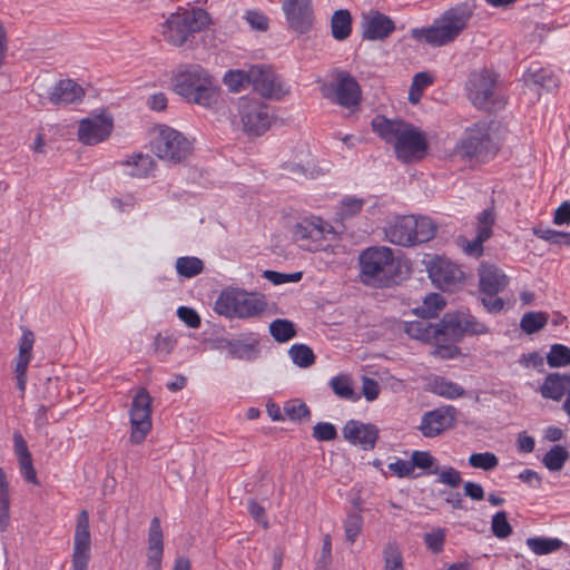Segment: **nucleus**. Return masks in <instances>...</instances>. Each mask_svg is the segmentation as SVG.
<instances>
[{
    "label": "nucleus",
    "instance_id": "nucleus-1",
    "mask_svg": "<svg viewBox=\"0 0 570 570\" xmlns=\"http://www.w3.org/2000/svg\"><path fill=\"white\" fill-rule=\"evenodd\" d=\"M373 131L386 144L393 145L395 157L402 163L421 160L429 148L424 132L410 122L376 116Z\"/></svg>",
    "mask_w": 570,
    "mask_h": 570
},
{
    "label": "nucleus",
    "instance_id": "nucleus-2",
    "mask_svg": "<svg viewBox=\"0 0 570 570\" xmlns=\"http://www.w3.org/2000/svg\"><path fill=\"white\" fill-rule=\"evenodd\" d=\"M472 2H461L445 10L434 23L428 28L413 29L412 37L433 47H441L455 40L468 27L474 12Z\"/></svg>",
    "mask_w": 570,
    "mask_h": 570
},
{
    "label": "nucleus",
    "instance_id": "nucleus-3",
    "mask_svg": "<svg viewBox=\"0 0 570 570\" xmlns=\"http://www.w3.org/2000/svg\"><path fill=\"white\" fill-rule=\"evenodd\" d=\"M360 277L364 285L375 288L390 287L399 277V264L393 250L386 246H375L360 255Z\"/></svg>",
    "mask_w": 570,
    "mask_h": 570
},
{
    "label": "nucleus",
    "instance_id": "nucleus-4",
    "mask_svg": "<svg viewBox=\"0 0 570 570\" xmlns=\"http://www.w3.org/2000/svg\"><path fill=\"white\" fill-rule=\"evenodd\" d=\"M175 91L187 101L204 107L212 106L217 99V86L209 72L199 65L180 70L174 79Z\"/></svg>",
    "mask_w": 570,
    "mask_h": 570
},
{
    "label": "nucleus",
    "instance_id": "nucleus-5",
    "mask_svg": "<svg viewBox=\"0 0 570 570\" xmlns=\"http://www.w3.org/2000/svg\"><path fill=\"white\" fill-rule=\"evenodd\" d=\"M435 233L436 225L426 216H397L384 226L386 240L403 247L426 243L435 236Z\"/></svg>",
    "mask_w": 570,
    "mask_h": 570
},
{
    "label": "nucleus",
    "instance_id": "nucleus-6",
    "mask_svg": "<svg viewBox=\"0 0 570 570\" xmlns=\"http://www.w3.org/2000/svg\"><path fill=\"white\" fill-rule=\"evenodd\" d=\"M267 307L262 295L248 293L240 288L223 289L215 302V312L227 318H253L261 316Z\"/></svg>",
    "mask_w": 570,
    "mask_h": 570
},
{
    "label": "nucleus",
    "instance_id": "nucleus-7",
    "mask_svg": "<svg viewBox=\"0 0 570 570\" xmlns=\"http://www.w3.org/2000/svg\"><path fill=\"white\" fill-rule=\"evenodd\" d=\"M210 23L208 12L202 8L184 9L171 13L161 24V35L171 46L180 47L189 36L202 31Z\"/></svg>",
    "mask_w": 570,
    "mask_h": 570
},
{
    "label": "nucleus",
    "instance_id": "nucleus-8",
    "mask_svg": "<svg viewBox=\"0 0 570 570\" xmlns=\"http://www.w3.org/2000/svg\"><path fill=\"white\" fill-rule=\"evenodd\" d=\"M458 150L468 158L488 160L493 157L498 147L491 138L488 122L479 121L468 127L459 141Z\"/></svg>",
    "mask_w": 570,
    "mask_h": 570
},
{
    "label": "nucleus",
    "instance_id": "nucleus-9",
    "mask_svg": "<svg viewBox=\"0 0 570 570\" xmlns=\"http://www.w3.org/2000/svg\"><path fill=\"white\" fill-rule=\"evenodd\" d=\"M238 112L243 129L249 135H263L274 121L269 107L261 99L242 97L238 102Z\"/></svg>",
    "mask_w": 570,
    "mask_h": 570
},
{
    "label": "nucleus",
    "instance_id": "nucleus-10",
    "mask_svg": "<svg viewBox=\"0 0 570 570\" xmlns=\"http://www.w3.org/2000/svg\"><path fill=\"white\" fill-rule=\"evenodd\" d=\"M321 91L324 98L345 108L357 106L362 98V90L356 79L343 70L336 73L334 82L324 83Z\"/></svg>",
    "mask_w": 570,
    "mask_h": 570
},
{
    "label": "nucleus",
    "instance_id": "nucleus-11",
    "mask_svg": "<svg viewBox=\"0 0 570 570\" xmlns=\"http://www.w3.org/2000/svg\"><path fill=\"white\" fill-rule=\"evenodd\" d=\"M153 148L159 158L180 163L190 155L191 142L176 129L161 126Z\"/></svg>",
    "mask_w": 570,
    "mask_h": 570
},
{
    "label": "nucleus",
    "instance_id": "nucleus-12",
    "mask_svg": "<svg viewBox=\"0 0 570 570\" xmlns=\"http://www.w3.org/2000/svg\"><path fill=\"white\" fill-rule=\"evenodd\" d=\"M130 415V441L140 444L151 430V397L145 387H140L132 399Z\"/></svg>",
    "mask_w": 570,
    "mask_h": 570
},
{
    "label": "nucleus",
    "instance_id": "nucleus-13",
    "mask_svg": "<svg viewBox=\"0 0 570 570\" xmlns=\"http://www.w3.org/2000/svg\"><path fill=\"white\" fill-rule=\"evenodd\" d=\"M497 80L498 75L487 68L474 70L469 75L465 89L473 106L483 109L492 104Z\"/></svg>",
    "mask_w": 570,
    "mask_h": 570
},
{
    "label": "nucleus",
    "instance_id": "nucleus-14",
    "mask_svg": "<svg viewBox=\"0 0 570 570\" xmlns=\"http://www.w3.org/2000/svg\"><path fill=\"white\" fill-rule=\"evenodd\" d=\"M90 558L91 534L89 513L87 510H81L77 517L75 527L71 570H88Z\"/></svg>",
    "mask_w": 570,
    "mask_h": 570
},
{
    "label": "nucleus",
    "instance_id": "nucleus-15",
    "mask_svg": "<svg viewBox=\"0 0 570 570\" xmlns=\"http://www.w3.org/2000/svg\"><path fill=\"white\" fill-rule=\"evenodd\" d=\"M334 234L331 224L317 216L304 217L293 227V237L296 242H309V250H318L326 235Z\"/></svg>",
    "mask_w": 570,
    "mask_h": 570
},
{
    "label": "nucleus",
    "instance_id": "nucleus-16",
    "mask_svg": "<svg viewBox=\"0 0 570 570\" xmlns=\"http://www.w3.org/2000/svg\"><path fill=\"white\" fill-rule=\"evenodd\" d=\"M456 414L453 405H442L425 412L417 429L425 438H436L455 425Z\"/></svg>",
    "mask_w": 570,
    "mask_h": 570
},
{
    "label": "nucleus",
    "instance_id": "nucleus-17",
    "mask_svg": "<svg viewBox=\"0 0 570 570\" xmlns=\"http://www.w3.org/2000/svg\"><path fill=\"white\" fill-rule=\"evenodd\" d=\"M282 9L292 30L302 35L311 31L314 23L312 0H284Z\"/></svg>",
    "mask_w": 570,
    "mask_h": 570
},
{
    "label": "nucleus",
    "instance_id": "nucleus-18",
    "mask_svg": "<svg viewBox=\"0 0 570 570\" xmlns=\"http://www.w3.org/2000/svg\"><path fill=\"white\" fill-rule=\"evenodd\" d=\"M443 328H445L446 338H460L464 334L483 335L488 334L490 328L470 314L450 315L443 317Z\"/></svg>",
    "mask_w": 570,
    "mask_h": 570
},
{
    "label": "nucleus",
    "instance_id": "nucleus-19",
    "mask_svg": "<svg viewBox=\"0 0 570 570\" xmlns=\"http://www.w3.org/2000/svg\"><path fill=\"white\" fill-rule=\"evenodd\" d=\"M112 126V119L105 115L85 118L79 124L78 139L83 145H96L109 137Z\"/></svg>",
    "mask_w": 570,
    "mask_h": 570
},
{
    "label": "nucleus",
    "instance_id": "nucleus-20",
    "mask_svg": "<svg viewBox=\"0 0 570 570\" xmlns=\"http://www.w3.org/2000/svg\"><path fill=\"white\" fill-rule=\"evenodd\" d=\"M343 438L352 445L368 451L373 450L379 439V429L375 424L350 420L342 430Z\"/></svg>",
    "mask_w": 570,
    "mask_h": 570
},
{
    "label": "nucleus",
    "instance_id": "nucleus-21",
    "mask_svg": "<svg viewBox=\"0 0 570 570\" xmlns=\"http://www.w3.org/2000/svg\"><path fill=\"white\" fill-rule=\"evenodd\" d=\"M538 391L543 399L552 401H560L566 395L562 410L570 415V374L549 373Z\"/></svg>",
    "mask_w": 570,
    "mask_h": 570
},
{
    "label": "nucleus",
    "instance_id": "nucleus-22",
    "mask_svg": "<svg viewBox=\"0 0 570 570\" xmlns=\"http://www.w3.org/2000/svg\"><path fill=\"white\" fill-rule=\"evenodd\" d=\"M428 272L431 281L441 289H450L464 277L456 264L443 257L432 259Z\"/></svg>",
    "mask_w": 570,
    "mask_h": 570
},
{
    "label": "nucleus",
    "instance_id": "nucleus-23",
    "mask_svg": "<svg viewBox=\"0 0 570 570\" xmlns=\"http://www.w3.org/2000/svg\"><path fill=\"white\" fill-rule=\"evenodd\" d=\"M253 70L261 73L252 80V88L261 96L279 100L287 94L281 77L271 67L255 65Z\"/></svg>",
    "mask_w": 570,
    "mask_h": 570
},
{
    "label": "nucleus",
    "instance_id": "nucleus-24",
    "mask_svg": "<svg viewBox=\"0 0 570 570\" xmlns=\"http://www.w3.org/2000/svg\"><path fill=\"white\" fill-rule=\"evenodd\" d=\"M495 223V214L492 208H487L478 215L476 236L473 240H464L462 244L466 255L480 257L483 254V243L492 236V227Z\"/></svg>",
    "mask_w": 570,
    "mask_h": 570
},
{
    "label": "nucleus",
    "instance_id": "nucleus-25",
    "mask_svg": "<svg viewBox=\"0 0 570 570\" xmlns=\"http://www.w3.org/2000/svg\"><path fill=\"white\" fill-rule=\"evenodd\" d=\"M219 347L227 352L228 357L252 362L259 357V341L254 335L246 338H223Z\"/></svg>",
    "mask_w": 570,
    "mask_h": 570
},
{
    "label": "nucleus",
    "instance_id": "nucleus-26",
    "mask_svg": "<svg viewBox=\"0 0 570 570\" xmlns=\"http://www.w3.org/2000/svg\"><path fill=\"white\" fill-rule=\"evenodd\" d=\"M395 30L394 21L379 12L370 11L362 17V37L366 40H383Z\"/></svg>",
    "mask_w": 570,
    "mask_h": 570
},
{
    "label": "nucleus",
    "instance_id": "nucleus-27",
    "mask_svg": "<svg viewBox=\"0 0 570 570\" xmlns=\"http://www.w3.org/2000/svg\"><path fill=\"white\" fill-rule=\"evenodd\" d=\"M405 332L409 336L423 342L435 340L439 343L441 337L446 338L443 318L439 323H432L430 318L425 317L407 322L405 324Z\"/></svg>",
    "mask_w": 570,
    "mask_h": 570
},
{
    "label": "nucleus",
    "instance_id": "nucleus-28",
    "mask_svg": "<svg viewBox=\"0 0 570 570\" xmlns=\"http://www.w3.org/2000/svg\"><path fill=\"white\" fill-rule=\"evenodd\" d=\"M85 91L71 79L59 80L49 91V101L53 105H69L81 101Z\"/></svg>",
    "mask_w": 570,
    "mask_h": 570
},
{
    "label": "nucleus",
    "instance_id": "nucleus-29",
    "mask_svg": "<svg viewBox=\"0 0 570 570\" xmlns=\"http://www.w3.org/2000/svg\"><path fill=\"white\" fill-rule=\"evenodd\" d=\"M480 292L487 294H499L508 285L507 275L498 267L482 266L479 273Z\"/></svg>",
    "mask_w": 570,
    "mask_h": 570
},
{
    "label": "nucleus",
    "instance_id": "nucleus-30",
    "mask_svg": "<svg viewBox=\"0 0 570 570\" xmlns=\"http://www.w3.org/2000/svg\"><path fill=\"white\" fill-rule=\"evenodd\" d=\"M259 75V71L253 70V66L247 70H228L224 76V83L230 91L239 92L252 87V80Z\"/></svg>",
    "mask_w": 570,
    "mask_h": 570
},
{
    "label": "nucleus",
    "instance_id": "nucleus-31",
    "mask_svg": "<svg viewBox=\"0 0 570 570\" xmlns=\"http://www.w3.org/2000/svg\"><path fill=\"white\" fill-rule=\"evenodd\" d=\"M332 37L337 41L347 39L352 33V16L347 9L336 10L331 18Z\"/></svg>",
    "mask_w": 570,
    "mask_h": 570
},
{
    "label": "nucleus",
    "instance_id": "nucleus-32",
    "mask_svg": "<svg viewBox=\"0 0 570 570\" xmlns=\"http://www.w3.org/2000/svg\"><path fill=\"white\" fill-rule=\"evenodd\" d=\"M429 385L430 391L433 394L448 400L459 399L465 393L464 389L460 384L452 382L443 376H435Z\"/></svg>",
    "mask_w": 570,
    "mask_h": 570
},
{
    "label": "nucleus",
    "instance_id": "nucleus-33",
    "mask_svg": "<svg viewBox=\"0 0 570 570\" xmlns=\"http://www.w3.org/2000/svg\"><path fill=\"white\" fill-rule=\"evenodd\" d=\"M127 174L132 177H146L153 170L155 161L149 155L137 154L126 160Z\"/></svg>",
    "mask_w": 570,
    "mask_h": 570
},
{
    "label": "nucleus",
    "instance_id": "nucleus-34",
    "mask_svg": "<svg viewBox=\"0 0 570 570\" xmlns=\"http://www.w3.org/2000/svg\"><path fill=\"white\" fill-rule=\"evenodd\" d=\"M269 334L278 343H286L297 334L295 325L286 318H276L269 324Z\"/></svg>",
    "mask_w": 570,
    "mask_h": 570
},
{
    "label": "nucleus",
    "instance_id": "nucleus-35",
    "mask_svg": "<svg viewBox=\"0 0 570 570\" xmlns=\"http://www.w3.org/2000/svg\"><path fill=\"white\" fill-rule=\"evenodd\" d=\"M528 548L537 556H544L559 550L563 542L558 538L533 537L525 541Z\"/></svg>",
    "mask_w": 570,
    "mask_h": 570
},
{
    "label": "nucleus",
    "instance_id": "nucleus-36",
    "mask_svg": "<svg viewBox=\"0 0 570 570\" xmlns=\"http://www.w3.org/2000/svg\"><path fill=\"white\" fill-rule=\"evenodd\" d=\"M330 386L340 399L351 402H356L361 399V395L353 390L350 377L345 374L332 377Z\"/></svg>",
    "mask_w": 570,
    "mask_h": 570
},
{
    "label": "nucleus",
    "instance_id": "nucleus-37",
    "mask_svg": "<svg viewBox=\"0 0 570 570\" xmlns=\"http://www.w3.org/2000/svg\"><path fill=\"white\" fill-rule=\"evenodd\" d=\"M288 355L292 362L301 368L311 367L316 360L313 350L306 344L302 343L292 345L288 350Z\"/></svg>",
    "mask_w": 570,
    "mask_h": 570
},
{
    "label": "nucleus",
    "instance_id": "nucleus-38",
    "mask_svg": "<svg viewBox=\"0 0 570 570\" xmlns=\"http://www.w3.org/2000/svg\"><path fill=\"white\" fill-rule=\"evenodd\" d=\"M549 316L544 312H528L524 313L520 321L521 330L528 334H534L544 328Z\"/></svg>",
    "mask_w": 570,
    "mask_h": 570
},
{
    "label": "nucleus",
    "instance_id": "nucleus-39",
    "mask_svg": "<svg viewBox=\"0 0 570 570\" xmlns=\"http://www.w3.org/2000/svg\"><path fill=\"white\" fill-rule=\"evenodd\" d=\"M569 452L562 445L552 446L543 456L542 463L549 471H560L569 460Z\"/></svg>",
    "mask_w": 570,
    "mask_h": 570
},
{
    "label": "nucleus",
    "instance_id": "nucleus-40",
    "mask_svg": "<svg viewBox=\"0 0 570 570\" xmlns=\"http://www.w3.org/2000/svg\"><path fill=\"white\" fill-rule=\"evenodd\" d=\"M444 306V298L440 294L431 293L424 298L423 304L415 308V313L420 317L432 318L435 317Z\"/></svg>",
    "mask_w": 570,
    "mask_h": 570
},
{
    "label": "nucleus",
    "instance_id": "nucleus-41",
    "mask_svg": "<svg viewBox=\"0 0 570 570\" xmlns=\"http://www.w3.org/2000/svg\"><path fill=\"white\" fill-rule=\"evenodd\" d=\"M204 269V263L195 256H183L176 261V271L178 275L191 278L200 274Z\"/></svg>",
    "mask_w": 570,
    "mask_h": 570
},
{
    "label": "nucleus",
    "instance_id": "nucleus-42",
    "mask_svg": "<svg viewBox=\"0 0 570 570\" xmlns=\"http://www.w3.org/2000/svg\"><path fill=\"white\" fill-rule=\"evenodd\" d=\"M384 570H404V561L396 542H389L383 549Z\"/></svg>",
    "mask_w": 570,
    "mask_h": 570
},
{
    "label": "nucleus",
    "instance_id": "nucleus-43",
    "mask_svg": "<svg viewBox=\"0 0 570 570\" xmlns=\"http://www.w3.org/2000/svg\"><path fill=\"white\" fill-rule=\"evenodd\" d=\"M546 358L550 367L567 366L570 364V347L560 343L552 344Z\"/></svg>",
    "mask_w": 570,
    "mask_h": 570
},
{
    "label": "nucleus",
    "instance_id": "nucleus-44",
    "mask_svg": "<svg viewBox=\"0 0 570 570\" xmlns=\"http://www.w3.org/2000/svg\"><path fill=\"white\" fill-rule=\"evenodd\" d=\"M528 80L532 81L534 85L546 88L547 90H552L559 86L558 78H554L553 73L544 68L535 70L529 69Z\"/></svg>",
    "mask_w": 570,
    "mask_h": 570
},
{
    "label": "nucleus",
    "instance_id": "nucleus-45",
    "mask_svg": "<svg viewBox=\"0 0 570 570\" xmlns=\"http://www.w3.org/2000/svg\"><path fill=\"white\" fill-rule=\"evenodd\" d=\"M469 464L475 469L492 471L498 466L499 459L492 452L472 453L469 456Z\"/></svg>",
    "mask_w": 570,
    "mask_h": 570
},
{
    "label": "nucleus",
    "instance_id": "nucleus-46",
    "mask_svg": "<svg viewBox=\"0 0 570 570\" xmlns=\"http://www.w3.org/2000/svg\"><path fill=\"white\" fill-rule=\"evenodd\" d=\"M284 413L291 421H302L311 416L309 407L299 400L287 401L284 405Z\"/></svg>",
    "mask_w": 570,
    "mask_h": 570
},
{
    "label": "nucleus",
    "instance_id": "nucleus-47",
    "mask_svg": "<svg viewBox=\"0 0 570 570\" xmlns=\"http://www.w3.org/2000/svg\"><path fill=\"white\" fill-rule=\"evenodd\" d=\"M491 530L493 534L499 539H505L512 533V528L508 522V515L505 511H498L492 517Z\"/></svg>",
    "mask_w": 570,
    "mask_h": 570
},
{
    "label": "nucleus",
    "instance_id": "nucleus-48",
    "mask_svg": "<svg viewBox=\"0 0 570 570\" xmlns=\"http://www.w3.org/2000/svg\"><path fill=\"white\" fill-rule=\"evenodd\" d=\"M363 527V518L358 513H351L345 520L346 540L354 543Z\"/></svg>",
    "mask_w": 570,
    "mask_h": 570
},
{
    "label": "nucleus",
    "instance_id": "nucleus-49",
    "mask_svg": "<svg viewBox=\"0 0 570 570\" xmlns=\"http://www.w3.org/2000/svg\"><path fill=\"white\" fill-rule=\"evenodd\" d=\"M154 344L156 353L161 360H165L174 351L177 341L173 335L158 334Z\"/></svg>",
    "mask_w": 570,
    "mask_h": 570
},
{
    "label": "nucleus",
    "instance_id": "nucleus-50",
    "mask_svg": "<svg viewBox=\"0 0 570 570\" xmlns=\"http://www.w3.org/2000/svg\"><path fill=\"white\" fill-rule=\"evenodd\" d=\"M313 438L321 442L333 441L337 438V431L334 424L328 422H318L313 428Z\"/></svg>",
    "mask_w": 570,
    "mask_h": 570
},
{
    "label": "nucleus",
    "instance_id": "nucleus-51",
    "mask_svg": "<svg viewBox=\"0 0 570 570\" xmlns=\"http://www.w3.org/2000/svg\"><path fill=\"white\" fill-rule=\"evenodd\" d=\"M431 473H438V482L446 484L451 488H456L462 482V476L460 471L452 466H446L440 472H438V469L432 471Z\"/></svg>",
    "mask_w": 570,
    "mask_h": 570
},
{
    "label": "nucleus",
    "instance_id": "nucleus-52",
    "mask_svg": "<svg viewBox=\"0 0 570 570\" xmlns=\"http://www.w3.org/2000/svg\"><path fill=\"white\" fill-rule=\"evenodd\" d=\"M303 273L295 272L291 274L279 273L275 271H265L264 277L272 282L274 285H281L285 283H296L302 279Z\"/></svg>",
    "mask_w": 570,
    "mask_h": 570
},
{
    "label": "nucleus",
    "instance_id": "nucleus-53",
    "mask_svg": "<svg viewBox=\"0 0 570 570\" xmlns=\"http://www.w3.org/2000/svg\"><path fill=\"white\" fill-rule=\"evenodd\" d=\"M163 530L159 518L155 517L150 521L148 530V549L151 548H164Z\"/></svg>",
    "mask_w": 570,
    "mask_h": 570
},
{
    "label": "nucleus",
    "instance_id": "nucleus-54",
    "mask_svg": "<svg viewBox=\"0 0 570 570\" xmlns=\"http://www.w3.org/2000/svg\"><path fill=\"white\" fill-rule=\"evenodd\" d=\"M533 234L538 238L543 239L553 245H558V244H560V239L567 238L566 232H559V230H554L549 227H542V226L534 227Z\"/></svg>",
    "mask_w": 570,
    "mask_h": 570
},
{
    "label": "nucleus",
    "instance_id": "nucleus-55",
    "mask_svg": "<svg viewBox=\"0 0 570 570\" xmlns=\"http://www.w3.org/2000/svg\"><path fill=\"white\" fill-rule=\"evenodd\" d=\"M364 205V199L357 197L344 198L341 203V215L343 217H352L361 212Z\"/></svg>",
    "mask_w": 570,
    "mask_h": 570
},
{
    "label": "nucleus",
    "instance_id": "nucleus-56",
    "mask_svg": "<svg viewBox=\"0 0 570 570\" xmlns=\"http://www.w3.org/2000/svg\"><path fill=\"white\" fill-rule=\"evenodd\" d=\"M481 303L487 312L497 314L504 308V301L498 294L481 293Z\"/></svg>",
    "mask_w": 570,
    "mask_h": 570
},
{
    "label": "nucleus",
    "instance_id": "nucleus-57",
    "mask_svg": "<svg viewBox=\"0 0 570 570\" xmlns=\"http://www.w3.org/2000/svg\"><path fill=\"white\" fill-rule=\"evenodd\" d=\"M247 510L252 518L263 528H268V520L266 517L265 508L256 502L254 499L248 500Z\"/></svg>",
    "mask_w": 570,
    "mask_h": 570
},
{
    "label": "nucleus",
    "instance_id": "nucleus-58",
    "mask_svg": "<svg viewBox=\"0 0 570 570\" xmlns=\"http://www.w3.org/2000/svg\"><path fill=\"white\" fill-rule=\"evenodd\" d=\"M177 315L190 328L200 326V317L194 308L180 306L177 309Z\"/></svg>",
    "mask_w": 570,
    "mask_h": 570
},
{
    "label": "nucleus",
    "instance_id": "nucleus-59",
    "mask_svg": "<svg viewBox=\"0 0 570 570\" xmlns=\"http://www.w3.org/2000/svg\"><path fill=\"white\" fill-rule=\"evenodd\" d=\"M245 19L253 29H256L259 31H266L268 29V19L264 13H262L259 11H256V10L247 11Z\"/></svg>",
    "mask_w": 570,
    "mask_h": 570
},
{
    "label": "nucleus",
    "instance_id": "nucleus-60",
    "mask_svg": "<svg viewBox=\"0 0 570 570\" xmlns=\"http://www.w3.org/2000/svg\"><path fill=\"white\" fill-rule=\"evenodd\" d=\"M380 384L376 380L364 376L362 380V395L367 402H373L379 397Z\"/></svg>",
    "mask_w": 570,
    "mask_h": 570
},
{
    "label": "nucleus",
    "instance_id": "nucleus-61",
    "mask_svg": "<svg viewBox=\"0 0 570 570\" xmlns=\"http://www.w3.org/2000/svg\"><path fill=\"white\" fill-rule=\"evenodd\" d=\"M411 462L414 468L428 470L433 466L435 459L428 451H414L411 455Z\"/></svg>",
    "mask_w": 570,
    "mask_h": 570
},
{
    "label": "nucleus",
    "instance_id": "nucleus-62",
    "mask_svg": "<svg viewBox=\"0 0 570 570\" xmlns=\"http://www.w3.org/2000/svg\"><path fill=\"white\" fill-rule=\"evenodd\" d=\"M445 534L442 530H438L424 535V542L428 548L434 553H439L443 550Z\"/></svg>",
    "mask_w": 570,
    "mask_h": 570
},
{
    "label": "nucleus",
    "instance_id": "nucleus-63",
    "mask_svg": "<svg viewBox=\"0 0 570 570\" xmlns=\"http://www.w3.org/2000/svg\"><path fill=\"white\" fill-rule=\"evenodd\" d=\"M389 470L397 475L399 478L410 476L413 472V464L410 461L397 459L396 461L389 463Z\"/></svg>",
    "mask_w": 570,
    "mask_h": 570
},
{
    "label": "nucleus",
    "instance_id": "nucleus-64",
    "mask_svg": "<svg viewBox=\"0 0 570 570\" xmlns=\"http://www.w3.org/2000/svg\"><path fill=\"white\" fill-rule=\"evenodd\" d=\"M553 223L556 225H568L570 223V202H563L554 212Z\"/></svg>",
    "mask_w": 570,
    "mask_h": 570
}]
</instances>
